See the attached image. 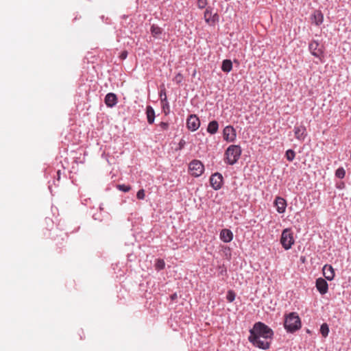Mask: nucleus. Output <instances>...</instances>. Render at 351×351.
I'll return each instance as SVG.
<instances>
[{
    "label": "nucleus",
    "mask_w": 351,
    "mask_h": 351,
    "mask_svg": "<svg viewBox=\"0 0 351 351\" xmlns=\"http://www.w3.org/2000/svg\"><path fill=\"white\" fill-rule=\"evenodd\" d=\"M160 97L161 98L162 100H166L167 99V96H166V93H165V90H162L160 93Z\"/></svg>",
    "instance_id": "nucleus-35"
},
{
    "label": "nucleus",
    "mask_w": 351,
    "mask_h": 351,
    "mask_svg": "<svg viewBox=\"0 0 351 351\" xmlns=\"http://www.w3.org/2000/svg\"><path fill=\"white\" fill-rule=\"evenodd\" d=\"M241 148L239 145H230L225 152L224 160L225 162L230 165H234L238 160L240 158L241 155Z\"/></svg>",
    "instance_id": "nucleus-3"
},
{
    "label": "nucleus",
    "mask_w": 351,
    "mask_h": 351,
    "mask_svg": "<svg viewBox=\"0 0 351 351\" xmlns=\"http://www.w3.org/2000/svg\"><path fill=\"white\" fill-rule=\"evenodd\" d=\"M104 101L108 107L112 108L117 104V97L114 93H108L105 97Z\"/></svg>",
    "instance_id": "nucleus-14"
},
{
    "label": "nucleus",
    "mask_w": 351,
    "mask_h": 351,
    "mask_svg": "<svg viewBox=\"0 0 351 351\" xmlns=\"http://www.w3.org/2000/svg\"><path fill=\"white\" fill-rule=\"evenodd\" d=\"M146 114H147V122L149 124H152L154 121L155 118V112L153 109V108L150 106H148L146 109Z\"/></svg>",
    "instance_id": "nucleus-18"
},
{
    "label": "nucleus",
    "mask_w": 351,
    "mask_h": 351,
    "mask_svg": "<svg viewBox=\"0 0 351 351\" xmlns=\"http://www.w3.org/2000/svg\"><path fill=\"white\" fill-rule=\"evenodd\" d=\"M320 332L323 337H326L328 336L329 332V328L327 324H323L320 327Z\"/></svg>",
    "instance_id": "nucleus-23"
},
{
    "label": "nucleus",
    "mask_w": 351,
    "mask_h": 351,
    "mask_svg": "<svg viewBox=\"0 0 351 351\" xmlns=\"http://www.w3.org/2000/svg\"><path fill=\"white\" fill-rule=\"evenodd\" d=\"M285 156L289 161H293L295 156V153L292 149H288L286 152Z\"/></svg>",
    "instance_id": "nucleus-24"
},
{
    "label": "nucleus",
    "mask_w": 351,
    "mask_h": 351,
    "mask_svg": "<svg viewBox=\"0 0 351 351\" xmlns=\"http://www.w3.org/2000/svg\"><path fill=\"white\" fill-rule=\"evenodd\" d=\"M176 298H177V294H176V293H174V294H173V295H171V299L172 300H176Z\"/></svg>",
    "instance_id": "nucleus-36"
},
{
    "label": "nucleus",
    "mask_w": 351,
    "mask_h": 351,
    "mask_svg": "<svg viewBox=\"0 0 351 351\" xmlns=\"http://www.w3.org/2000/svg\"><path fill=\"white\" fill-rule=\"evenodd\" d=\"M316 287L322 295L326 293L328 289L327 282L322 278L317 279Z\"/></svg>",
    "instance_id": "nucleus-12"
},
{
    "label": "nucleus",
    "mask_w": 351,
    "mask_h": 351,
    "mask_svg": "<svg viewBox=\"0 0 351 351\" xmlns=\"http://www.w3.org/2000/svg\"><path fill=\"white\" fill-rule=\"evenodd\" d=\"M186 125L189 130L191 131L197 130L200 126L199 118L195 114H191L186 121Z\"/></svg>",
    "instance_id": "nucleus-10"
},
{
    "label": "nucleus",
    "mask_w": 351,
    "mask_h": 351,
    "mask_svg": "<svg viewBox=\"0 0 351 351\" xmlns=\"http://www.w3.org/2000/svg\"><path fill=\"white\" fill-rule=\"evenodd\" d=\"M220 239L225 243H229L233 239V234L228 229H223L220 232Z\"/></svg>",
    "instance_id": "nucleus-16"
},
{
    "label": "nucleus",
    "mask_w": 351,
    "mask_h": 351,
    "mask_svg": "<svg viewBox=\"0 0 351 351\" xmlns=\"http://www.w3.org/2000/svg\"><path fill=\"white\" fill-rule=\"evenodd\" d=\"M223 137L227 142H234L237 138V132L232 125L226 126L223 130Z\"/></svg>",
    "instance_id": "nucleus-7"
},
{
    "label": "nucleus",
    "mask_w": 351,
    "mask_h": 351,
    "mask_svg": "<svg viewBox=\"0 0 351 351\" xmlns=\"http://www.w3.org/2000/svg\"><path fill=\"white\" fill-rule=\"evenodd\" d=\"M308 49L311 53L317 58L322 62H324V47L317 40H311L308 45Z\"/></svg>",
    "instance_id": "nucleus-4"
},
{
    "label": "nucleus",
    "mask_w": 351,
    "mask_h": 351,
    "mask_svg": "<svg viewBox=\"0 0 351 351\" xmlns=\"http://www.w3.org/2000/svg\"><path fill=\"white\" fill-rule=\"evenodd\" d=\"M219 128V124L216 121H212L208 123L207 132L211 134H215Z\"/></svg>",
    "instance_id": "nucleus-19"
},
{
    "label": "nucleus",
    "mask_w": 351,
    "mask_h": 351,
    "mask_svg": "<svg viewBox=\"0 0 351 351\" xmlns=\"http://www.w3.org/2000/svg\"><path fill=\"white\" fill-rule=\"evenodd\" d=\"M150 31L152 36L155 38H158L162 32V28L155 25H152Z\"/></svg>",
    "instance_id": "nucleus-21"
},
{
    "label": "nucleus",
    "mask_w": 351,
    "mask_h": 351,
    "mask_svg": "<svg viewBox=\"0 0 351 351\" xmlns=\"http://www.w3.org/2000/svg\"><path fill=\"white\" fill-rule=\"evenodd\" d=\"M210 183L215 190H219L223 184V176L219 173L213 174L210 178Z\"/></svg>",
    "instance_id": "nucleus-8"
},
{
    "label": "nucleus",
    "mask_w": 351,
    "mask_h": 351,
    "mask_svg": "<svg viewBox=\"0 0 351 351\" xmlns=\"http://www.w3.org/2000/svg\"><path fill=\"white\" fill-rule=\"evenodd\" d=\"M248 340L250 343L253 344L255 347L263 350H267L269 348L270 342L265 339L258 337L256 340L254 339H251V336L250 335L248 337Z\"/></svg>",
    "instance_id": "nucleus-9"
},
{
    "label": "nucleus",
    "mask_w": 351,
    "mask_h": 351,
    "mask_svg": "<svg viewBox=\"0 0 351 351\" xmlns=\"http://www.w3.org/2000/svg\"><path fill=\"white\" fill-rule=\"evenodd\" d=\"M117 188L123 192H128L130 191L131 187L129 185H125V184H119L117 186Z\"/></svg>",
    "instance_id": "nucleus-29"
},
{
    "label": "nucleus",
    "mask_w": 351,
    "mask_h": 351,
    "mask_svg": "<svg viewBox=\"0 0 351 351\" xmlns=\"http://www.w3.org/2000/svg\"><path fill=\"white\" fill-rule=\"evenodd\" d=\"M311 19L316 25H319L324 21L323 14L320 10H315L312 14Z\"/></svg>",
    "instance_id": "nucleus-17"
},
{
    "label": "nucleus",
    "mask_w": 351,
    "mask_h": 351,
    "mask_svg": "<svg viewBox=\"0 0 351 351\" xmlns=\"http://www.w3.org/2000/svg\"><path fill=\"white\" fill-rule=\"evenodd\" d=\"M284 326L287 332H294L301 328L300 318L297 313L292 312L285 316Z\"/></svg>",
    "instance_id": "nucleus-2"
},
{
    "label": "nucleus",
    "mask_w": 351,
    "mask_h": 351,
    "mask_svg": "<svg viewBox=\"0 0 351 351\" xmlns=\"http://www.w3.org/2000/svg\"><path fill=\"white\" fill-rule=\"evenodd\" d=\"M323 275L328 280H333L335 277V271L331 265H325L323 267Z\"/></svg>",
    "instance_id": "nucleus-15"
},
{
    "label": "nucleus",
    "mask_w": 351,
    "mask_h": 351,
    "mask_svg": "<svg viewBox=\"0 0 351 351\" xmlns=\"http://www.w3.org/2000/svg\"><path fill=\"white\" fill-rule=\"evenodd\" d=\"M160 127L162 130H167V129H168L169 125H168V123H165V122H161V123H160Z\"/></svg>",
    "instance_id": "nucleus-34"
},
{
    "label": "nucleus",
    "mask_w": 351,
    "mask_h": 351,
    "mask_svg": "<svg viewBox=\"0 0 351 351\" xmlns=\"http://www.w3.org/2000/svg\"><path fill=\"white\" fill-rule=\"evenodd\" d=\"M212 16V8L208 7L206 9L204 14L205 21L208 24H210V17Z\"/></svg>",
    "instance_id": "nucleus-22"
},
{
    "label": "nucleus",
    "mask_w": 351,
    "mask_h": 351,
    "mask_svg": "<svg viewBox=\"0 0 351 351\" xmlns=\"http://www.w3.org/2000/svg\"><path fill=\"white\" fill-rule=\"evenodd\" d=\"M204 171V165L198 160H192L189 165V172L195 177L200 176Z\"/></svg>",
    "instance_id": "nucleus-6"
},
{
    "label": "nucleus",
    "mask_w": 351,
    "mask_h": 351,
    "mask_svg": "<svg viewBox=\"0 0 351 351\" xmlns=\"http://www.w3.org/2000/svg\"><path fill=\"white\" fill-rule=\"evenodd\" d=\"M208 4V0H197V5L199 9H204Z\"/></svg>",
    "instance_id": "nucleus-27"
},
{
    "label": "nucleus",
    "mask_w": 351,
    "mask_h": 351,
    "mask_svg": "<svg viewBox=\"0 0 351 351\" xmlns=\"http://www.w3.org/2000/svg\"><path fill=\"white\" fill-rule=\"evenodd\" d=\"M165 263L162 259H157L156 261L155 267L157 270H161L165 268Z\"/></svg>",
    "instance_id": "nucleus-25"
},
{
    "label": "nucleus",
    "mask_w": 351,
    "mask_h": 351,
    "mask_svg": "<svg viewBox=\"0 0 351 351\" xmlns=\"http://www.w3.org/2000/svg\"><path fill=\"white\" fill-rule=\"evenodd\" d=\"M219 21V15L215 13L214 14H212V16L210 17V25H214L215 22Z\"/></svg>",
    "instance_id": "nucleus-30"
},
{
    "label": "nucleus",
    "mask_w": 351,
    "mask_h": 351,
    "mask_svg": "<svg viewBox=\"0 0 351 351\" xmlns=\"http://www.w3.org/2000/svg\"><path fill=\"white\" fill-rule=\"evenodd\" d=\"M280 243L285 250L290 249L294 243L293 232L290 228L285 229L281 234Z\"/></svg>",
    "instance_id": "nucleus-5"
},
{
    "label": "nucleus",
    "mask_w": 351,
    "mask_h": 351,
    "mask_svg": "<svg viewBox=\"0 0 351 351\" xmlns=\"http://www.w3.org/2000/svg\"><path fill=\"white\" fill-rule=\"evenodd\" d=\"M232 69V63L230 60H224L222 62L221 70L223 72L228 73Z\"/></svg>",
    "instance_id": "nucleus-20"
},
{
    "label": "nucleus",
    "mask_w": 351,
    "mask_h": 351,
    "mask_svg": "<svg viewBox=\"0 0 351 351\" xmlns=\"http://www.w3.org/2000/svg\"><path fill=\"white\" fill-rule=\"evenodd\" d=\"M175 81L177 82V83H180L182 80V75L180 74V73H178L176 77H175Z\"/></svg>",
    "instance_id": "nucleus-33"
},
{
    "label": "nucleus",
    "mask_w": 351,
    "mask_h": 351,
    "mask_svg": "<svg viewBox=\"0 0 351 351\" xmlns=\"http://www.w3.org/2000/svg\"><path fill=\"white\" fill-rule=\"evenodd\" d=\"M295 137L300 141H303L306 135V129L304 125L295 126L294 128Z\"/></svg>",
    "instance_id": "nucleus-11"
},
{
    "label": "nucleus",
    "mask_w": 351,
    "mask_h": 351,
    "mask_svg": "<svg viewBox=\"0 0 351 351\" xmlns=\"http://www.w3.org/2000/svg\"><path fill=\"white\" fill-rule=\"evenodd\" d=\"M226 298L228 302H232L235 299V293L232 291H229L227 293Z\"/></svg>",
    "instance_id": "nucleus-28"
},
{
    "label": "nucleus",
    "mask_w": 351,
    "mask_h": 351,
    "mask_svg": "<svg viewBox=\"0 0 351 351\" xmlns=\"http://www.w3.org/2000/svg\"><path fill=\"white\" fill-rule=\"evenodd\" d=\"M346 175V171L343 167H339L336 170L335 176L339 178H343Z\"/></svg>",
    "instance_id": "nucleus-26"
},
{
    "label": "nucleus",
    "mask_w": 351,
    "mask_h": 351,
    "mask_svg": "<svg viewBox=\"0 0 351 351\" xmlns=\"http://www.w3.org/2000/svg\"><path fill=\"white\" fill-rule=\"evenodd\" d=\"M128 56V51H123L120 55H119V58L121 59V60H125Z\"/></svg>",
    "instance_id": "nucleus-32"
},
{
    "label": "nucleus",
    "mask_w": 351,
    "mask_h": 351,
    "mask_svg": "<svg viewBox=\"0 0 351 351\" xmlns=\"http://www.w3.org/2000/svg\"><path fill=\"white\" fill-rule=\"evenodd\" d=\"M274 205L276 207V210L279 213H283L287 207V202L284 198L277 197L274 201Z\"/></svg>",
    "instance_id": "nucleus-13"
},
{
    "label": "nucleus",
    "mask_w": 351,
    "mask_h": 351,
    "mask_svg": "<svg viewBox=\"0 0 351 351\" xmlns=\"http://www.w3.org/2000/svg\"><path fill=\"white\" fill-rule=\"evenodd\" d=\"M145 191L143 189H141L137 192L136 197L138 199H143L145 198Z\"/></svg>",
    "instance_id": "nucleus-31"
},
{
    "label": "nucleus",
    "mask_w": 351,
    "mask_h": 351,
    "mask_svg": "<svg viewBox=\"0 0 351 351\" xmlns=\"http://www.w3.org/2000/svg\"><path fill=\"white\" fill-rule=\"evenodd\" d=\"M251 339H256L258 337L265 339H271L274 332L272 330L262 322L256 323L253 328L250 330Z\"/></svg>",
    "instance_id": "nucleus-1"
}]
</instances>
